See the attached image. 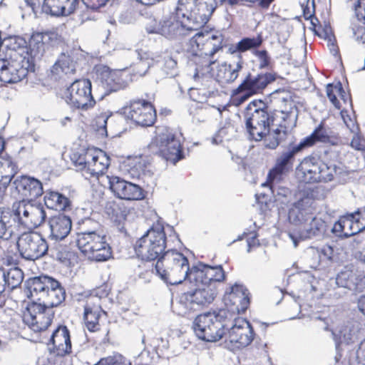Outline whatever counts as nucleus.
<instances>
[{
    "label": "nucleus",
    "instance_id": "nucleus-14",
    "mask_svg": "<svg viewBox=\"0 0 365 365\" xmlns=\"http://www.w3.org/2000/svg\"><path fill=\"white\" fill-rule=\"evenodd\" d=\"M275 78L269 73L252 75L249 73L246 75L241 83L232 91V95L239 96L237 101L242 103L250 97L262 93L269 83Z\"/></svg>",
    "mask_w": 365,
    "mask_h": 365
},
{
    "label": "nucleus",
    "instance_id": "nucleus-2",
    "mask_svg": "<svg viewBox=\"0 0 365 365\" xmlns=\"http://www.w3.org/2000/svg\"><path fill=\"white\" fill-rule=\"evenodd\" d=\"M98 227L96 222L85 220L76 234V242L79 250L88 259L103 262L111 257L112 251L106 235L96 232Z\"/></svg>",
    "mask_w": 365,
    "mask_h": 365
},
{
    "label": "nucleus",
    "instance_id": "nucleus-50",
    "mask_svg": "<svg viewBox=\"0 0 365 365\" xmlns=\"http://www.w3.org/2000/svg\"><path fill=\"white\" fill-rule=\"evenodd\" d=\"M313 257L318 259L317 264L321 262L330 261L334 255V249L329 245H324L320 248H311Z\"/></svg>",
    "mask_w": 365,
    "mask_h": 365
},
{
    "label": "nucleus",
    "instance_id": "nucleus-41",
    "mask_svg": "<svg viewBox=\"0 0 365 365\" xmlns=\"http://www.w3.org/2000/svg\"><path fill=\"white\" fill-rule=\"evenodd\" d=\"M329 140V135L328 132L323 124L321 123L314 129L310 135L304 138L299 143L302 145L303 149H305L314 145L317 142L327 143Z\"/></svg>",
    "mask_w": 365,
    "mask_h": 365
},
{
    "label": "nucleus",
    "instance_id": "nucleus-1",
    "mask_svg": "<svg viewBox=\"0 0 365 365\" xmlns=\"http://www.w3.org/2000/svg\"><path fill=\"white\" fill-rule=\"evenodd\" d=\"M225 37L219 31L197 32L189 39L187 51L194 56L193 61L201 71H212L211 66L216 63L215 55L222 50Z\"/></svg>",
    "mask_w": 365,
    "mask_h": 365
},
{
    "label": "nucleus",
    "instance_id": "nucleus-9",
    "mask_svg": "<svg viewBox=\"0 0 365 365\" xmlns=\"http://www.w3.org/2000/svg\"><path fill=\"white\" fill-rule=\"evenodd\" d=\"M195 288L193 291L183 293L180 298L178 314L182 316L192 312L199 311L210 304L217 296L214 284H204L202 282H190Z\"/></svg>",
    "mask_w": 365,
    "mask_h": 365
},
{
    "label": "nucleus",
    "instance_id": "nucleus-30",
    "mask_svg": "<svg viewBox=\"0 0 365 365\" xmlns=\"http://www.w3.org/2000/svg\"><path fill=\"white\" fill-rule=\"evenodd\" d=\"M52 348L50 352L59 356H65L71 351V342L68 328L66 326H59L52 334L51 339Z\"/></svg>",
    "mask_w": 365,
    "mask_h": 365
},
{
    "label": "nucleus",
    "instance_id": "nucleus-16",
    "mask_svg": "<svg viewBox=\"0 0 365 365\" xmlns=\"http://www.w3.org/2000/svg\"><path fill=\"white\" fill-rule=\"evenodd\" d=\"M34 71V61L0 58V81L5 83L20 82Z\"/></svg>",
    "mask_w": 365,
    "mask_h": 365
},
{
    "label": "nucleus",
    "instance_id": "nucleus-52",
    "mask_svg": "<svg viewBox=\"0 0 365 365\" xmlns=\"http://www.w3.org/2000/svg\"><path fill=\"white\" fill-rule=\"evenodd\" d=\"M327 96L329 98V101L331 103L337 108H340V103L336 96L335 93L338 92H344V89L341 83H338L337 85L334 86L331 83H329L327 86L326 88Z\"/></svg>",
    "mask_w": 365,
    "mask_h": 365
},
{
    "label": "nucleus",
    "instance_id": "nucleus-35",
    "mask_svg": "<svg viewBox=\"0 0 365 365\" xmlns=\"http://www.w3.org/2000/svg\"><path fill=\"white\" fill-rule=\"evenodd\" d=\"M280 181L281 180H272L271 178H267L266 184L269 186L275 202L283 209L284 206H287L292 201V192L289 188L280 185Z\"/></svg>",
    "mask_w": 365,
    "mask_h": 365
},
{
    "label": "nucleus",
    "instance_id": "nucleus-43",
    "mask_svg": "<svg viewBox=\"0 0 365 365\" xmlns=\"http://www.w3.org/2000/svg\"><path fill=\"white\" fill-rule=\"evenodd\" d=\"M359 276L350 270L341 271L336 277V284L339 287L357 292Z\"/></svg>",
    "mask_w": 365,
    "mask_h": 365
},
{
    "label": "nucleus",
    "instance_id": "nucleus-42",
    "mask_svg": "<svg viewBox=\"0 0 365 365\" xmlns=\"http://www.w3.org/2000/svg\"><path fill=\"white\" fill-rule=\"evenodd\" d=\"M94 159L95 152L90 149L75 152L71 156V161L78 169L83 171V175L86 174V170L88 168L90 160Z\"/></svg>",
    "mask_w": 365,
    "mask_h": 365
},
{
    "label": "nucleus",
    "instance_id": "nucleus-13",
    "mask_svg": "<svg viewBox=\"0 0 365 365\" xmlns=\"http://www.w3.org/2000/svg\"><path fill=\"white\" fill-rule=\"evenodd\" d=\"M91 91V82L88 79L76 80L65 91L64 98L71 107L88 110L96 104Z\"/></svg>",
    "mask_w": 365,
    "mask_h": 365
},
{
    "label": "nucleus",
    "instance_id": "nucleus-31",
    "mask_svg": "<svg viewBox=\"0 0 365 365\" xmlns=\"http://www.w3.org/2000/svg\"><path fill=\"white\" fill-rule=\"evenodd\" d=\"M51 240L61 241L64 240L70 233L72 227V221L69 216L58 214L52 216L48 220Z\"/></svg>",
    "mask_w": 365,
    "mask_h": 365
},
{
    "label": "nucleus",
    "instance_id": "nucleus-25",
    "mask_svg": "<svg viewBox=\"0 0 365 365\" xmlns=\"http://www.w3.org/2000/svg\"><path fill=\"white\" fill-rule=\"evenodd\" d=\"M314 202L313 193L307 191L300 199L294 202L289 209L288 213L289 220L295 225L305 224L310 220L312 216L313 208L312 207Z\"/></svg>",
    "mask_w": 365,
    "mask_h": 365
},
{
    "label": "nucleus",
    "instance_id": "nucleus-49",
    "mask_svg": "<svg viewBox=\"0 0 365 365\" xmlns=\"http://www.w3.org/2000/svg\"><path fill=\"white\" fill-rule=\"evenodd\" d=\"M16 169L10 156L6 155L0 157V173L4 174L5 178H9L10 181L16 173Z\"/></svg>",
    "mask_w": 365,
    "mask_h": 365
},
{
    "label": "nucleus",
    "instance_id": "nucleus-36",
    "mask_svg": "<svg viewBox=\"0 0 365 365\" xmlns=\"http://www.w3.org/2000/svg\"><path fill=\"white\" fill-rule=\"evenodd\" d=\"M309 224L299 234V240L322 236L326 232V222L320 218L312 216Z\"/></svg>",
    "mask_w": 365,
    "mask_h": 365
},
{
    "label": "nucleus",
    "instance_id": "nucleus-10",
    "mask_svg": "<svg viewBox=\"0 0 365 365\" xmlns=\"http://www.w3.org/2000/svg\"><path fill=\"white\" fill-rule=\"evenodd\" d=\"M336 172L335 165H328L314 156L304 158L297 168L298 177L305 183L331 181Z\"/></svg>",
    "mask_w": 365,
    "mask_h": 365
},
{
    "label": "nucleus",
    "instance_id": "nucleus-57",
    "mask_svg": "<svg viewBox=\"0 0 365 365\" xmlns=\"http://www.w3.org/2000/svg\"><path fill=\"white\" fill-rule=\"evenodd\" d=\"M106 213L114 220H120L124 215H119L120 208L118 204L114 202H108L106 205Z\"/></svg>",
    "mask_w": 365,
    "mask_h": 365
},
{
    "label": "nucleus",
    "instance_id": "nucleus-33",
    "mask_svg": "<svg viewBox=\"0 0 365 365\" xmlns=\"http://www.w3.org/2000/svg\"><path fill=\"white\" fill-rule=\"evenodd\" d=\"M76 71V62L68 53H61L51 69L52 76L56 78L73 75Z\"/></svg>",
    "mask_w": 365,
    "mask_h": 365
},
{
    "label": "nucleus",
    "instance_id": "nucleus-40",
    "mask_svg": "<svg viewBox=\"0 0 365 365\" xmlns=\"http://www.w3.org/2000/svg\"><path fill=\"white\" fill-rule=\"evenodd\" d=\"M103 312L99 306L91 307L87 303L84 307V321L87 329L90 331L99 330V318Z\"/></svg>",
    "mask_w": 365,
    "mask_h": 365
},
{
    "label": "nucleus",
    "instance_id": "nucleus-7",
    "mask_svg": "<svg viewBox=\"0 0 365 365\" xmlns=\"http://www.w3.org/2000/svg\"><path fill=\"white\" fill-rule=\"evenodd\" d=\"M267 108L266 103L260 100L252 101L247 105L244 118L250 139L262 140L268 132V127L276 122L272 120L274 113H269Z\"/></svg>",
    "mask_w": 365,
    "mask_h": 365
},
{
    "label": "nucleus",
    "instance_id": "nucleus-55",
    "mask_svg": "<svg viewBox=\"0 0 365 365\" xmlns=\"http://www.w3.org/2000/svg\"><path fill=\"white\" fill-rule=\"evenodd\" d=\"M91 195L93 203L102 205L104 202L105 189L101 185H93L91 187Z\"/></svg>",
    "mask_w": 365,
    "mask_h": 365
},
{
    "label": "nucleus",
    "instance_id": "nucleus-28",
    "mask_svg": "<svg viewBox=\"0 0 365 365\" xmlns=\"http://www.w3.org/2000/svg\"><path fill=\"white\" fill-rule=\"evenodd\" d=\"M245 62L239 54L236 60L218 65L214 73L217 81L222 84L232 83L239 77Z\"/></svg>",
    "mask_w": 365,
    "mask_h": 365
},
{
    "label": "nucleus",
    "instance_id": "nucleus-48",
    "mask_svg": "<svg viewBox=\"0 0 365 365\" xmlns=\"http://www.w3.org/2000/svg\"><path fill=\"white\" fill-rule=\"evenodd\" d=\"M128 173L133 178H140L145 174L146 163L141 156H135L130 160Z\"/></svg>",
    "mask_w": 365,
    "mask_h": 365
},
{
    "label": "nucleus",
    "instance_id": "nucleus-39",
    "mask_svg": "<svg viewBox=\"0 0 365 365\" xmlns=\"http://www.w3.org/2000/svg\"><path fill=\"white\" fill-rule=\"evenodd\" d=\"M46 207L55 210H65L70 206V200L65 195L55 191L47 192L44 196Z\"/></svg>",
    "mask_w": 365,
    "mask_h": 365
},
{
    "label": "nucleus",
    "instance_id": "nucleus-29",
    "mask_svg": "<svg viewBox=\"0 0 365 365\" xmlns=\"http://www.w3.org/2000/svg\"><path fill=\"white\" fill-rule=\"evenodd\" d=\"M57 34L55 32H36L32 34L29 42V53L34 62V58H40L44 53L46 47L56 42Z\"/></svg>",
    "mask_w": 365,
    "mask_h": 365
},
{
    "label": "nucleus",
    "instance_id": "nucleus-59",
    "mask_svg": "<svg viewBox=\"0 0 365 365\" xmlns=\"http://www.w3.org/2000/svg\"><path fill=\"white\" fill-rule=\"evenodd\" d=\"M354 336V333L350 329V327L346 326L339 331L340 342L349 344L351 342Z\"/></svg>",
    "mask_w": 365,
    "mask_h": 365
},
{
    "label": "nucleus",
    "instance_id": "nucleus-61",
    "mask_svg": "<svg viewBox=\"0 0 365 365\" xmlns=\"http://www.w3.org/2000/svg\"><path fill=\"white\" fill-rule=\"evenodd\" d=\"M354 9L357 19L365 24V0H358Z\"/></svg>",
    "mask_w": 365,
    "mask_h": 365
},
{
    "label": "nucleus",
    "instance_id": "nucleus-46",
    "mask_svg": "<svg viewBox=\"0 0 365 365\" xmlns=\"http://www.w3.org/2000/svg\"><path fill=\"white\" fill-rule=\"evenodd\" d=\"M176 15H177L178 19H180V16L181 15L180 9H178L177 10ZM196 16H197V12L195 10H193L192 12H190L189 15H185V14H182V19L180 20V21L182 24V28H183V31H185V30L195 31L206 24H200V22H198V20L197 19H195Z\"/></svg>",
    "mask_w": 365,
    "mask_h": 365
},
{
    "label": "nucleus",
    "instance_id": "nucleus-47",
    "mask_svg": "<svg viewBox=\"0 0 365 365\" xmlns=\"http://www.w3.org/2000/svg\"><path fill=\"white\" fill-rule=\"evenodd\" d=\"M4 276L5 286L11 290L20 286L24 279L23 272L18 267L4 269Z\"/></svg>",
    "mask_w": 365,
    "mask_h": 365
},
{
    "label": "nucleus",
    "instance_id": "nucleus-21",
    "mask_svg": "<svg viewBox=\"0 0 365 365\" xmlns=\"http://www.w3.org/2000/svg\"><path fill=\"white\" fill-rule=\"evenodd\" d=\"M304 149L299 143H289L288 146L277 157L274 167L267 178L272 180H282L283 175L292 168L295 156Z\"/></svg>",
    "mask_w": 365,
    "mask_h": 365
},
{
    "label": "nucleus",
    "instance_id": "nucleus-56",
    "mask_svg": "<svg viewBox=\"0 0 365 365\" xmlns=\"http://www.w3.org/2000/svg\"><path fill=\"white\" fill-rule=\"evenodd\" d=\"M137 55L140 58V61L135 64L136 73L143 76L145 75L150 68V59L142 57L140 53H137Z\"/></svg>",
    "mask_w": 365,
    "mask_h": 365
},
{
    "label": "nucleus",
    "instance_id": "nucleus-58",
    "mask_svg": "<svg viewBox=\"0 0 365 365\" xmlns=\"http://www.w3.org/2000/svg\"><path fill=\"white\" fill-rule=\"evenodd\" d=\"M255 56L259 62V67L260 68H267L270 63V57L266 50L255 51Z\"/></svg>",
    "mask_w": 365,
    "mask_h": 365
},
{
    "label": "nucleus",
    "instance_id": "nucleus-19",
    "mask_svg": "<svg viewBox=\"0 0 365 365\" xmlns=\"http://www.w3.org/2000/svg\"><path fill=\"white\" fill-rule=\"evenodd\" d=\"M224 301L227 307L225 309L232 317L235 314H242L250 305V292L244 285L235 283L225 292Z\"/></svg>",
    "mask_w": 365,
    "mask_h": 365
},
{
    "label": "nucleus",
    "instance_id": "nucleus-27",
    "mask_svg": "<svg viewBox=\"0 0 365 365\" xmlns=\"http://www.w3.org/2000/svg\"><path fill=\"white\" fill-rule=\"evenodd\" d=\"M13 185L18 193L28 200H34L43 192L41 181L27 175L16 177L13 182Z\"/></svg>",
    "mask_w": 365,
    "mask_h": 365
},
{
    "label": "nucleus",
    "instance_id": "nucleus-15",
    "mask_svg": "<svg viewBox=\"0 0 365 365\" xmlns=\"http://www.w3.org/2000/svg\"><path fill=\"white\" fill-rule=\"evenodd\" d=\"M18 217L19 227L28 230L35 229L41 226L46 218V213L41 204L26 202L24 200L19 202L14 210Z\"/></svg>",
    "mask_w": 365,
    "mask_h": 365
},
{
    "label": "nucleus",
    "instance_id": "nucleus-54",
    "mask_svg": "<svg viewBox=\"0 0 365 365\" xmlns=\"http://www.w3.org/2000/svg\"><path fill=\"white\" fill-rule=\"evenodd\" d=\"M162 69L166 76H175L177 71L176 61L170 56L165 57Z\"/></svg>",
    "mask_w": 365,
    "mask_h": 365
},
{
    "label": "nucleus",
    "instance_id": "nucleus-51",
    "mask_svg": "<svg viewBox=\"0 0 365 365\" xmlns=\"http://www.w3.org/2000/svg\"><path fill=\"white\" fill-rule=\"evenodd\" d=\"M262 43V38L260 36L256 38H244L237 43V49H240V53L247 50L257 48Z\"/></svg>",
    "mask_w": 365,
    "mask_h": 365
},
{
    "label": "nucleus",
    "instance_id": "nucleus-34",
    "mask_svg": "<svg viewBox=\"0 0 365 365\" xmlns=\"http://www.w3.org/2000/svg\"><path fill=\"white\" fill-rule=\"evenodd\" d=\"M98 86L103 90L101 96L103 98L105 96L112 92H116L125 88V83L118 76L117 73H106L102 75L98 81Z\"/></svg>",
    "mask_w": 365,
    "mask_h": 365
},
{
    "label": "nucleus",
    "instance_id": "nucleus-23",
    "mask_svg": "<svg viewBox=\"0 0 365 365\" xmlns=\"http://www.w3.org/2000/svg\"><path fill=\"white\" fill-rule=\"evenodd\" d=\"M225 274L221 265L210 266L199 263L191 268L189 282H202L204 284H214L215 282H222Z\"/></svg>",
    "mask_w": 365,
    "mask_h": 365
},
{
    "label": "nucleus",
    "instance_id": "nucleus-45",
    "mask_svg": "<svg viewBox=\"0 0 365 365\" xmlns=\"http://www.w3.org/2000/svg\"><path fill=\"white\" fill-rule=\"evenodd\" d=\"M106 163L100 161L99 157L95 154V159L90 160L88 168L86 170V174H83L85 178H98L100 175H102L108 166V159H106Z\"/></svg>",
    "mask_w": 365,
    "mask_h": 365
},
{
    "label": "nucleus",
    "instance_id": "nucleus-26",
    "mask_svg": "<svg viewBox=\"0 0 365 365\" xmlns=\"http://www.w3.org/2000/svg\"><path fill=\"white\" fill-rule=\"evenodd\" d=\"M18 217L14 211L0 207V252H3V242L16 239L19 235Z\"/></svg>",
    "mask_w": 365,
    "mask_h": 365
},
{
    "label": "nucleus",
    "instance_id": "nucleus-11",
    "mask_svg": "<svg viewBox=\"0 0 365 365\" xmlns=\"http://www.w3.org/2000/svg\"><path fill=\"white\" fill-rule=\"evenodd\" d=\"M151 147L166 161L175 164L184 158L180 139L172 129L165 126L158 127Z\"/></svg>",
    "mask_w": 365,
    "mask_h": 365
},
{
    "label": "nucleus",
    "instance_id": "nucleus-38",
    "mask_svg": "<svg viewBox=\"0 0 365 365\" xmlns=\"http://www.w3.org/2000/svg\"><path fill=\"white\" fill-rule=\"evenodd\" d=\"M217 6L214 0H198L194 9L197 12V19L200 24H207Z\"/></svg>",
    "mask_w": 365,
    "mask_h": 365
},
{
    "label": "nucleus",
    "instance_id": "nucleus-63",
    "mask_svg": "<svg viewBox=\"0 0 365 365\" xmlns=\"http://www.w3.org/2000/svg\"><path fill=\"white\" fill-rule=\"evenodd\" d=\"M162 25V21L158 22L155 19H149V22L146 24L145 29L149 34H159Z\"/></svg>",
    "mask_w": 365,
    "mask_h": 365
},
{
    "label": "nucleus",
    "instance_id": "nucleus-64",
    "mask_svg": "<svg viewBox=\"0 0 365 365\" xmlns=\"http://www.w3.org/2000/svg\"><path fill=\"white\" fill-rule=\"evenodd\" d=\"M356 357L359 363L365 365V339L359 346L356 351Z\"/></svg>",
    "mask_w": 365,
    "mask_h": 365
},
{
    "label": "nucleus",
    "instance_id": "nucleus-32",
    "mask_svg": "<svg viewBox=\"0 0 365 365\" xmlns=\"http://www.w3.org/2000/svg\"><path fill=\"white\" fill-rule=\"evenodd\" d=\"M79 0H44L42 11L53 16H68L76 9Z\"/></svg>",
    "mask_w": 365,
    "mask_h": 365
},
{
    "label": "nucleus",
    "instance_id": "nucleus-37",
    "mask_svg": "<svg viewBox=\"0 0 365 365\" xmlns=\"http://www.w3.org/2000/svg\"><path fill=\"white\" fill-rule=\"evenodd\" d=\"M160 34L168 38H175L184 34L183 28L180 20L175 16L162 21Z\"/></svg>",
    "mask_w": 365,
    "mask_h": 365
},
{
    "label": "nucleus",
    "instance_id": "nucleus-60",
    "mask_svg": "<svg viewBox=\"0 0 365 365\" xmlns=\"http://www.w3.org/2000/svg\"><path fill=\"white\" fill-rule=\"evenodd\" d=\"M331 231L338 237L345 236L346 230L344 226V217H341L337 222H336L334 224Z\"/></svg>",
    "mask_w": 365,
    "mask_h": 365
},
{
    "label": "nucleus",
    "instance_id": "nucleus-18",
    "mask_svg": "<svg viewBox=\"0 0 365 365\" xmlns=\"http://www.w3.org/2000/svg\"><path fill=\"white\" fill-rule=\"evenodd\" d=\"M227 330H228L226 336V341L237 349L245 347L248 346L253 340V329L247 320L241 318L234 319L228 324Z\"/></svg>",
    "mask_w": 365,
    "mask_h": 365
},
{
    "label": "nucleus",
    "instance_id": "nucleus-62",
    "mask_svg": "<svg viewBox=\"0 0 365 365\" xmlns=\"http://www.w3.org/2000/svg\"><path fill=\"white\" fill-rule=\"evenodd\" d=\"M352 30L356 41L365 43V26L362 25H355L352 28Z\"/></svg>",
    "mask_w": 365,
    "mask_h": 365
},
{
    "label": "nucleus",
    "instance_id": "nucleus-20",
    "mask_svg": "<svg viewBox=\"0 0 365 365\" xmlns=\"http://www.w3.org/2000/svg\"><path fill=\"white\" fill-rule=\"evenodd\" d=\"M1 46L4 48L0 51V58L33 61L29 53L28 43L23 37L9 36L2 41Z\"/></svg>",
    "mask_w": 365,
    "mask_h": 365
},
{
    "label": "nucleus",
    "instance_id": "nucleus-53",
    "mask_svg": "<svg viewBox=\"0 0 365 365\" xmlns=\"http://www.w3.org/2000/svg\"><path fill=\"white\" fill-rule=\"evenodd\" d=\"M113 115H107L102 114L98 115L96 119V125L97 132L101 135H107L106 126L108 123L113 120Z\"/></svg>",
    "mask_w": 365,
    "mask_h": 365
},
{
    "label": "nucleus",
    "instance_id": "nucleus-24",
    "mask_svg": "<svg viewBox=\"0 0 365 365\" xmlns=\"http://www.w3.org/2000/svg\"><path fill=\"white\" fill-rule=\"evenodd\" d=\"M109 188L117 197L126 200H138L143 198L142 188L118 176H106Z\"/></svg>",
    "mask_w": 365,
    "mask_h": 365
},
{
    "label": "nucleus",
    "instance_id": "nucleus-6",
    "mask_svg": "<svg viewBox=\"0 0 365 365\" xmlns=\"http://www.w3.org/2000/svg\"><path fill=\"white\" fill-rule=\"evenodd\" d=\"M298 118V109L292 101H287L284 110H274L273 120L276 121L272 130L268 127V132L264 133L262 140L266 148L274 150L289 135L288 130L295 127Z\"/></svg>",
    "mask_w": 365,
    "mask_h": 365
},
{
    "label": "nucleus",
    "instance_id": "nucleus-8",
    "mask_svg": "<svg viewBox=\"0 0 365 365\" xmlns=\"http://www.w3.org/2000/svg\"><path fill=\"white\" fill-rule=\"evenodd\" d=\"M166 247V235L163 225L158 224L150 228L135 245L137 255L143 260L158 259L163 255Z\"/></svg>",
    "mask_w": 365,
    "mask_h": 365
},
{
    "label": "nucleus",
    "instance_id": "nucleus-12",
    "mask_svg": "<svg viewBox=\"0 0 365 365\" xmlns=\"http://www.w3.org/2000/svg\"><path fill=\"white\" fill-rule=\"evenodd\" d=\"M16 238L17 249L22 258L35 261L47 254L48 243L40 234L35 232H24Z\"/></svg>",
    "mask_w": 365,
    "mask_h": 365
},
{
    "label": "nucleus",
    "instance_id": "nucleus-44",
    "mask_svg": "<svg viewBox=\"0 0 365 365\" xmlns=\"http://www.w3.org/2000/svg\"><path fill=\"white\" fill-rule=\"evenodd\" d=\"M344 220L346 230V237L355 235L365 229V226L362 225V222L354 212L344 216Z\"/></svg>",
    "mask_w": 365,
    "mask_h": 365
},
{
    "label": "nucleus",
    "instance_id": "nucleus-3",
    "mask_svg": "<svg viewBox=\"0 0 365 365\" xmlns=\"http://www.w3.org/2000/svg\"><path fill=\"white\" fill-rule=\"evenodd\" d=\"M25 286L34 301L52 309L60 305L66 299L65 289L54 278L40 275L29 279Z\"/></svg>",
    "mask_w": 365,
    "mask_h": 365
},
{
    "label": "nucleus",
    "instance_id": "nucleus-4",
    "mask_svg": "<svg viewBox=\"0 0 365 365\" xmlns=\"http://www.w3.org/2000/svg\"><path fill=\"white\" fill-rule=\"evenodd\" d=\"M156 274L167 284L177 285L189 281L191 268L187 258L175 250H168L158 259L155 267Z\"/></svg>",
    "mask_w": 365,
    "mask_h": 365
},
{
    "label": "nucleus",
    "instance_id": "nucleus-22",
    "mask_svg": "<svg viewBox=\"0 0 365 365\" xmlns=\"http://www.w3.org/2000/svg\"><path fill=\"white\" fill-rule=\"evenodd\" d=\"M28 312L29 314L25 316L26 320L35 331L46 330L51 325L54 312L50 307L34 302Z\"/></svg>",
    "mask_w": 365,
    "mask_h": 365
},
{
    "label": "nucleus",
    "instance_id": "nucleus-17",
    "mask_svg": "<svg viewBox=\"0 0 365 365\" xmlns=\"http://www.w3.org/2000/svg\"><path fill=\"white\" fill-rule=\"evenodd\" d=\"M125 118L136 125L148 127L154 124L156 120V112L153 106L145 100H137L130 103L125 108Z\"/></svg>",
    "mask_w": 365,
    "mask_h": 365
},
{
    "label": "nucleus",
    "instance_id": "nucleus-5",
    "mask_svg": "<svg viewBox=\"0 0 365 365\" xmlns=\"http://www.w3.org/2000/svg\"><path fill=\"white\" fill-rule=\"evenodd\" d=\"M232 319V316L228 310L219 309L197 315L192 323V328L199 339L214 342L225 335V329Z\"/></svg>",
    "mask_w": 365,
    "mask_h": 365
}]
</instances>
